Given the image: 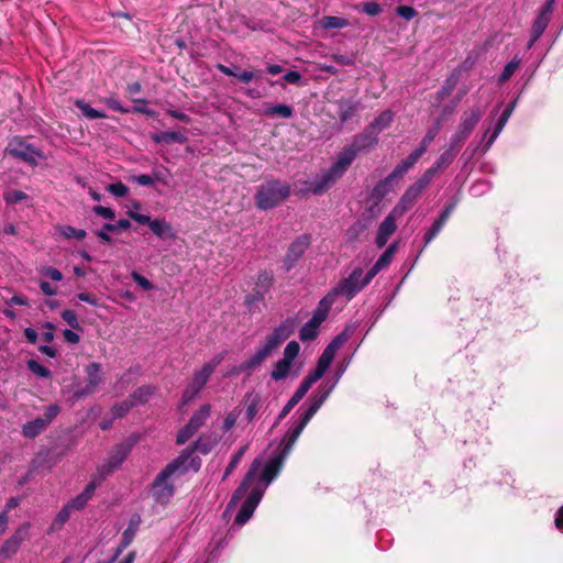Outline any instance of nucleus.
<instances>
[{"label":"nucleus","instance_id":"1","mask_svg":"<svg viewBox=\"0 0 563 563\" xmlns=\"http://www.w3.org/2000/svg\"><path fill=\"white\" fill-rule=\"evenodd\" d=\"M338 377H340V375ZM336 382L338 380H335L330 387L320 386L318 388V391L313 396L312 402L306 413L288 429L279 444V446H282V452L279 454L272 457L265 465H263L261 459H255L253 461L243 482L234 492L229 504V507L234 505L246 492H249L246 500L243 503L235 517L236 525L242 526L252 517L266 488L280 472L285 459L290 453L299 435L330 396Z\"/></svg>","mask_w":563,"mask_h":563},{"label":"nucleus","instance_id":"2","mask_svg":"<svg viewBox=\"0 0 563 563\" xmlns=\"http://www.w3.org/2000/svg\"><path fill=\"white\" fill-rule=\"evenodd\" d=\"M200 463L192 456L191 451H184L175 461L169 463L155 478L152 494L157 503L166 504L174 495L170 477L183 474L188 470L198 471Z\"/></svg>","mask_w":563,"mask_h":563},{"label":"nucleus","instance_id":"3","mask_svg":"<svg viewBox=\"0 0 563 563\" xmlns=\"http://www.w3.org/2000/svg\"><path fill=\"white\" fill-rule=\"evenodd\" d=\"M295 330V322L284 321L269 333L253 355L243 364V369H252L261 365Z\"/></svg>","mask_w":563,"mask_h":563},{"label":"nucleus","instance_id":"4","mask_svg":"<svg viewBox=\"0 0 563 563\" xmlns=\"http://www.w3.org/2000/svg\"><path fill=\"white\" fill-rule=\"evenodd\" d=\"M223 358L224 353H220L213 356L208 362H206L199 369H197L194 373L189 384L187 385L183 393L181 405L189 404L198 397L202 388L208 383L210 376L216 371V368L221 364Z\"/></svg>","mask_w":563,"mask_h":563},{"label":"nucleus","instance_id":"5","mask_svg":"<svg viewBox=\"0 0 563 563\" xmlns=\"http://www.w3.org/2000/svg\"><path fill=\"white\" fill-rule=\"evenodd\" d=\"M290 194V188L279 181H269L262 185L256 194V206L260 209L267 210L274 208L285 200Z\"/></svg>","mask_w":563,"mask_h":563},{"label":"nucleus","instance_id":"6","mask_svg":"<svg viewBox=\"0 0 563 563\" xmlns=\"http://www.w3.org/2000/svg\"><path fill=\"white\" fill-rule=\"evenodd\" d=\"M422 156L421 151L415 150L408 155L401 163H399L394 170L382 181H379L374 188V192L379 196H384L390 189L391 183L396 179L401 178Z\"/></svg>","mask_w":563,"mask_h":563},{"label":"nucleus","instance_id":"7","mask_svg":"<svg viewBox=\"0 0 563 563\" xmlns=\"http://www.w3.org/2000/svg\"><path fill=\"white\" fill-rule=\"evenodd\" d=\"M126 214L140 224H147L151 231L158 238L175 239V233L172 225L164 219H154L146 214L128 210Z\"/></svg>","mask_w":563,"mask_h":563},{"label":"nucleus","instance_id":"8","mask_svg":"<svg viewBox=\"0 0 563 563\" xmlns=\"http://www.w3.org/2000/svg\"><path fill=\"white\" fill-rule=\"evenodd\" d=\"M211 412V406L205 404L191 416L189 422L178 432L177 442H187L207 421Z\"/></svg>","mask_w":563,"mask_h":563},{"label":"nucleus","instance_id":"9","mask_svg":"<svg viewBox=\"0 0 563 563\" xmlns=\"http://www.w3.org/2000/svg\"><path fill=\"white\" fill-rule=\"evenodd\" d=\"M363 271L355 268L347 278L341 280L335 288L332 289L335 296H344L347 300L352 299L366 285L362 278Z\"/></svg>","mask_w":563,"mask_h":563},{"label":"nucleus","instance_id":"10","mask_svg":"<svg viewBox=\"0 0 563 563\" xmlns=\"http://www.w3.org/2000/svg\"><path fill=\"white\" fill-rule=\"evenodd\" d=\"M482 113L478 109L465 111L456 132L452 135V145H461L478 123Z\"/></svg>","mask_w":563,"mask_h":563},{"label":"nucleus","instance_id":"11","mask_svg":"<svg viewBox=\"0 0 563 563\" xmlns=\"http://www.w3.org/2000/svg\"><path fill=\"white\" fill-rule=\"evenodd\" d=\"M126 455L128 452L123 448H118L109 455V457L104 462L98 465L97 471L93 475L97 476L101 482H103L117 468L120 467V465L126 459Z\"/></svg>","mask_w":563,"mask_h":563},{"label":"nucleus","instance_id":"12","mask_svg":"<svg viewBox=\"0 0 563 563\" xmlns=\"http://www.w3.org/2000/svg\"><path fill=\"white\" fill-rule=\"evenodd\" d=\"M87 385L84 388L77 389L74 393L76 398L86 397L97 390V387L102 382L101 365L98 363H91L86 367Z\"/></svg>","mask_w":563,"mask_h":563},{"label":"nucleus","instance_id":"13","mask_svg":"<svg viewBox=\"0 0 563 563\" xmlns=\"http://www.w3.org/2000/svg\"><path fill=\"white\" fill-rule=\"evenodd\" d=\"M309 245L310 239L307 235L299 236L290 244L283 261L286 271H290L296 265Z\"/></svg>","mask_w":563,"mask_h":563},{"label":"nucleus","instance_id":"14","mask_svg":"<svg viewBox=\"0 0 563 563\" xmlns=\"http://www.w3.org/2000/svg\"><path fill=\"white\" fill-rule=\"evenodd\" d=\"M29 533V525H23L2 544L0 548V558L10 559L20 549L22 542Z\"/></svg>","mask_w":563,"mask_h":563},{"label":"nucleus","instance_id":"15","mask_svg":"<svg viewBox=\"0 0 563 563\" xmlns=\"http://www.w3.org/2000/svg\"><path fill=\"white\" fill-rule=\"evenodd\" d=\"M422 191L423 189L421 188L420 185H417L416 183L412 184L404 192V195L401 196L393 211L402 217L408 210H410L415 206V203L421 196Z\"/></svg>","mask_w":563,"mask_h":563},{"label":"nucleus","instance_id":"16","mask_svg":"<svg viewBox=\"0 0 563 563\" xmlns=\"http://www.w3.org/2000/svg\"><path fill=\"white\" fill-rule=\"evenodd\" d=\"M401 217L391 210L379 224L376 235V244L378 247L385 246L389 238L395 233L397 229V219Z\"/></svg>","mask_w":563,"mask_h":563},{"label":"nucleus","instance_id":"17","mask_svg":"<svg viewBox=\"0 0 563 563\" xmlns=\"http://www.w3.org/2000/svg\"><path fill=\"white\" fill-rule=\"evenodd\" d=\"M360 152L352 144L345 146L338 155L335 163L330 167L332 173L341 177L353 163Z\"/></svg>","mask_w":563,"mask_h":563},{"label":"nucleus","instance_id":"18","mask_svg":"<svg viewBox=\"0 0 563 563\" xmlns=\"http://www.w3.org/2000/svg\"><path fill=\"white\" fill-rule=\"evenodd\" d=\"M10 153L13 156L33 165V166L37 165L40 161L45 159V155L43 152H41L40 150H37L29 144H23V143H20L16 146H13L10 150Z\"/></svg>","mask_w":563,"mask_h":563},{"label":"nucleus","instance_id":"19","mask_svg":"<svg viewBox=\"0 0 563 563\" xmlns=\"http://www.w3.org/2000/svg\"><path fill=\"white\" fill-rule=\"evenodd\" d=\"M339 178L340 177L334 175L329 168L323 175L311 183L309 190L314 195H321L327 191Z\"/></svg>","mask_w":563,"mask_h":563},{"label":"nucleus","instance_id":"20","mask_svg":"<svg viewBox=\"0 0 563 563\" xmlns=\"http://www.w3.org/2000/svg\"><path fill=\"white\" fill-rule=\"evenodd\" d=\"M312 383L305 378L292 397L289 399L287 405L283 408V410L279 413V418H284L288 415V412L305 397V395L309 391V389L312 387Z\"/></svg>","mask_w":563,"mask_h":563},{"label":"nucleus","instance_id":"21","mask_svg":"<svg viewBox=\"0 0 563 563\" xmlns=\"http://www.w3.org/2000/svg\"><path fill=\"white\" fill-rule=\"evenodd\" d=\"M273 282L274 277L272 273L267 271L260 272L255 278V299H263L264 295L273 286Z\"/></svg>","mask_w":563,"mask_h":563},{"label":"nucleus","instance_id":"22","mask_svg":"<svg viewBox=\"0 0 563 563\" xmlns=\"http://www.w3.org/2000/svg\"><path fill=\"white\" fill-rule=\"evenodd\" d=\"M378 142V135L371 133L369 126L365 130L364 133L355 136L352 145L357 148L358 152L369 148L376 145Z\"/></svg>","mask_w":563,"mask_h":563},{"label":"nucleus","instance_id":"23","mask_svg":"<svg viewBox=\"0 0 563 563\" xmlns=\"http://www.w3.org/2000/svg\"><path fill=\"white\" fill-rule=\"evenodd\" d=\"M394 114L391 111L386 110L382 112L369 126L371 133L379 134L383 130L387 129L393 122Z\"/></svg>","mask_w":563,"mask_h":563},{"label":"nucleus","instance_id":"24","mask_svg":"<svg viewBox=\"0 0 563 563\" xmlns=\"http://www.w3.org/2000/svg\"><path fill=\"white\" fill-rule=\"evenodd\" d=\"M47 426V420L36 418L25 423L22 428V432L24 437L33 439L36 435H38L42 431H44Z\"/></svg>","mask_w":563,"mask_h":563},{"label":"nucleus","instance_id":"25","mask_svg":"<svg viewBox=\"0 0 563 563\" xmlns=\"http://www.w3.org/2000/svg\"><path fill=\"white\" fill-rule=\"evenodd\" d=\"M318 25L323 30L344 29L350 25V22L345 18L324 15L318 21Z\"/></svg>","mask_w":563,"mask_h":563},{"label":"nucleus","instance_id":"26","mask_svg":"<svg viewBox=\"0 0 563 563\" xmlns=\"http://www.w3.org/2000/svg\"><path fill=\"white\" fill-rule=\"evenodd\" d=\"M347 338L349 335L346 332L338 334L324 349L322 355L333 362L338 350L347 341Z\"/></svg>","mask_w":563,"mask_h":563},{"label":"nucleus","instance_id":"27","mask_svg":"<svg viewBox=\"0 0 563 563\" xmlns=\"http://www.w3.org/2000/svg\"><path fill=\"white\" fill-rule=\"evenodd\" d=\"M347 338L349 335L346 332L338 334L324 349L322 355L333 362L338 350L347 341Z\"/></svg>","mask_w":563,"mask_h":563},{"label":"nucleus","instance_id":"28","mask_svg":"<svg viewBox=\"0 0 563 563\" xmlns=\"http://www.w3.org/2000/svg\"><path fill=\"white\" fill-rule=\"evenodd\" d=\"M335 299H336L335 292H333L331 290L319 301L318 307L313 312L314 314L318 316V319L319 318H322L323 320L327 319L329 311H330L332 305L334 303Z\"/></svg>","mask_w":563,"mask_h":563},{"label":"nucleus","instance_id":"29","mask_svg":"<svg viewBox=\"0 0 563 563\" xmlns=\"http://www.w3.org/2000/svg\"><path fill=\"white\" fill-rule=\"evenodd\" d=\"M331 363L332 362L329 358L321 354L318 360L317 367L312 372H310L306 378L310 380L312 384L317 383L328 371Z\"/></svg>","mask_w":563,"mask_h":563},{"label":"nucleus","instance_id":"30","mask_svg":"<svg viewBox=\"0 0 563 563\" xmlns=\"http://www.w3.org/2000/svg\"><path fill=\"white\" fill-rule=\"evenodd\" d=\"M153 140L156 143L169 144V143H185L187 139L180 132L170 131V132H162L159 134H155L153 136Z\"/></svg>","mask_w":563,"mask_h":563},{"label":"nucleus","instance_id":"31","mask_svg":"<svg viewBox=\"0 0 563 563\" xmlns=\"http://www.w3.org/2000/svg\"><path fill=\"white\" fill-rule=\"evenodd\" d=\"M154 391L155 388L152 386H142L134 391L130 401L132 402L133 407L144 404L154 394Z\"/></svg>","mask_w":563,"mask_h":563},{"label":"nucleus","instance_id":"32","mask_svg":"<svg viewBox=\"0 0 563 563\" xmlns=\"http://www.w3.org/2000/svg\"><path fill=\"white\" fill-rule=\"evenodd\" d=\"M459 147L460 145H452V140H450L449 148L438 158V161L434 164L437 168L441 170L449 166L453 158L455 157Z\"/></svg>","mask_w":563,"mask_h":563},{"label":"nucleus","instance_id":"33","mask_svg":"<svg viewBox=\"0 0 563 563\" xmlns=\"http://www.w3.org/2000/svg\"><path fill=\"white\" fill-rule=\"evenodd\" d=\"M292 363L288 362L286 360H279L276 364L274 369L272 371V378L275 380H282L286 378L291 368Z\"/></svg>","mask_w":563,"mask_h":563},{"label":"nucleus","instance_id":"34","mask_svg":"<svg viewBox=\"0 0 563 563\" xmlns=\"http://www.w3.org/2000/svg\"><path fill=\"white\" fill-rule=\"evenodd\" d=\"M265 114L269 117L290 118L292 115V108L287 104H276L265 109Z\"/></svg>","mask_w":563,"mask_h":563},{"label":"nucleus","instance_id":"35","mask_svg":"<svg viewBox=\"0 0 563 563\" xmlns=\"http://www.w3.org/2000/svg\"><path fill=\"white\" fill-rule=\"evenodd\" d=\"M76 106L88 119H101L107 117L103 112L91 108L84 100H77Z\"/></svg>","mask_w":563,"mask_h":563},{"label":"nucleus","instance_id":"36","mask_svg":"<svg viewBox=\"0 0 563 563\" xmlns=\"http://www.w3.org/2000/svg\"><path fill=\"white\" fill-rule=\"evenodd\" d=\"M59 233L66 239L84 240L87 232L82 229H76L71 225H63L58 229Z\"/></svg>","mask_w":563,"mask_h":563},{"label":"nucleus","instance_id":"37","mask_svg":"<svg viewBox=\"0 0 563 563\" xmlns=\"http://www.w3.org/2000/svg\"><path fill=\"white\" fill-rule=\"evenodd\" d=\"M397 251V244L394 243L387 247V250L379 256L377 262L375 263L380 267V269L386 268L393 261V257Z\"/></svg>","mask_w":563,"mask_h":563},{"label":"nucleus","instance_id":"38","mask_svg":"<svg viewBox=\"0 0 563 563\" xmlns=\"http://www.w3.org/2000/svg\"><path fill=\"white\" fill-rule=\"evenodd\" d=\"M101 483L102 482L97 476L92 475L90 483L86 486L84 492L79 494L86 505L92 498L96 488L100 486Z\"/></svg>","mask_w":563,"mask_h":563},{"label":"nucleus","instance_id":"39","mask_svg":"<svg viewBox=\"0 0 563 563\" xmlns=\"http://www.w3.org/2000/svg\"><path fill=\"white\" fill-rule=\"evenodd\" d=\"M101 483L102 482L97 476L92 475L90 483L86 486L84 492L79 494L86 505L92 498L96 488L100 486Z\"/></svg>","mask_w":563,"mask_h":563},{"label":"nucleus","instance_id":"40","mask_svg":"<svg viewBox=\"0 0 563 563\" xmlns=\"http://www.w3.org/2000/svg\"><path fill=\"white\" fill-rule=\"evenodd\" d=\"M549 18H545V15L537 16L531 30V33L533 34V41H537L542 35L549 24Z\"/></svg>","mask_w":563,"mask_h":563},{"label":"nucleus","instance_id":"41","mask_svg":"<svg viewBox=\"0 0 563 563\" xmlns=\"http://www.w3.org/2000/svg\"><path fill=\"white\" fill-rule=\"evenodd\" d=\"M519 65H520V59H518V58H514L511 62H509L505 66L503 73L499 76V79H498L499 84L506 82L512 76V74L518 69Z\"/></svg>","mask_w":563,"mask_h":563},{"label":"nucleus","instance_id":"42","mask_svg":"<svg viewBox=\"0 0 563 563\" xmlns=\"http://www.w3.org/2000/svg\"><path fill=\"white\" fill-rule=\"evenodd\" d=\"M261 407V399L258 396H252L247 399L246 417L251 421L255 418Z\"/></svg>","mask_w":563,"mask_h":563},{"label":"nucleus","instance_id":"43","mask_svg":"<svg viewBox=\"0 0 563 563\" xmlns=\"http://www.w3.org/2000/svg\"><path fill=\"white\" fill-rule=\"evenodd\" d=\"M246 446H242L231 459L229 465L227 466V470L223 474V479H227L230 474L235 470V467L241 462L243 455L245 454Z\"/></svg>","mask_w":563,"mask_h":563},{"label":"nucleus","instance_id":"44","mask_svg":"<svg viewBox=\"0 0 563 563\" xmlns=\"http://www.w3.org/2000/svg\"><path fill=\"white\" fill-rule=\"evenodd\" d=\"M299 351H300V345L298 342L296 341H290L285 350H284V356H283V360H286L288 362H294L295 358L298 356L299 354Z\"/></svg>","mask_w":563,"mask_h":563},{"label":"nucleus","instance_id":"45","mask_svg":"<svg viewBox=\"0 0 563 563\" xmlns=\"http://www.w3.org/2000/svg\"><path fill=\"white\" fill-rule=\"evenodd\" d=\"M27 367L32 373H34L38 377L48 378L51 376V371L45 366L41 365L35 360H29Z\"/></svg>","mask_w":563,"mask_h":563},{"label":"nucleus","instance_id":"46","mask_svg":"<svg viewBox=\"0 0 563 563\" xmlns=\"http://www.w3.org/2000/svg\"><path fill=\"white\" fill-rule=\"evenodd\" d=\"M317 335H318V329L316 327H313V324L310 323V321L305 323L302 325V328L300 329L299 336H300L301 341L313 340Z\"/></svg>","mask_w":563,"mask_h":563},{"label":"nucleus","instance_id":"47","mask_svg":"<svg viewBox=\"0 0 563 563\" xmlns=\"http://www.w3.org/2000/svg\"><path fill=\"white\" fill-rule=\"evenodd\" d=\"M7 203H18L27 198L26 194L22 190H10L3 196Z\"/></svg>","mask_w":563,"mask_h":563},{"label":"nucleus","instance_id":"48","mask_svg":"<svg viewBox=\"0 0 563 563\" xmlns=\"http://www.w3.org/2000/svg\"><path fill=\"white\" fill-rule=\"evenodd\" d=\"M107 190L114 197L121 198L128 195L129 188L122 183L110 184Z\"/></svg>","mask_w":563,"mask_h":563},{"label":"nucleus","instance_id":"49","mask_svg":"<svg viewBox=\"0 0 563 563\" xmlns=\"http://www.w3.org/2000/svg\"><path fill=\"white\" fill-rule=\"evenodd\" d=\"M240 413H241V410L235 408V409L231 410L225 416L224 421H223V430L224 431H229L230 429H232L234 427L238 418L240 417Z\"/></svg>","mask_w":563,"mask_h":563},{"label":"nucleus","instance_id":"50","mask_svg":"<svg viewBox=\"0 0 563 563\" xmlns=\"http://www.w3.org/2000/svg\"><path fill=\"white\" fill-rule=\"evenodd\" d=\"M132 407L133 405L130 400H124L112 407V415L114 418H120L124 416Z\"/></svg>","mask_w":563,"mask_h":563},{"label":"nucleus","instance_id":"51","mask_svg":"<svg viewBox=\"0 0 563 563\" xmlns=\"http://www.w3.org/2000/svg\"><path fill=\"white\" fill-rule=\"evenodd\" d=\"M438 134V129L434 128V129H430L423 140L421 141V144L420 146L417 148V151H421V154L423 155L428 148V146L430 145V143L434 140V137L437 136Z\"/></svg>","mask_w":563,"mask_h":563},{"label":"nucleus","instance_id":"52","mask_svg":"<svg viewBox=\"0 0 563 563\" xmlns=\"http://www.w3.org/2000/svg\"><path fill=\"white\" fill-rule=\"evenodd\" d=\"M440 170L439 168H437V166H432L431 168L427 169L424 172V174L421 176V178L416 181L417 185H420L421 188L424 190V188L430 184V181L432 180V177L434 176V174Z\"/></svg>","mask_w":563,"mask_h":563},{"label":"nucleus","instance_id":"53","mask_svg":"<svg viewBox=\"0 0 563 563\" xmlns=\"http://www.w3.org/2000/svg\"><path fill=\"white\" fill-rule=\"evenodd\" d=\"M396 12L402 19L409 21L417 16L418 12L410 5H400L396 9Z\"/></svg>","mask_w":563,"mask_h":563},{"label":"nucleus","instance_id":"54","mask_svg":"<svg viewBox=\"0 0 563 563\" xmlns=\"http://www.w3.org/2000/svg\"><path fill=\"white\" fill-rule=\"evenodd\" d=\"M40 273L54 282H60L63 279V274L57 268L51 266L42 267Z\"/></svg>","mask_w":563,"mask_h":563},{"label":"nucleus","instance_id":"55","mask_svg":"<svg viewBox=\"0 0 563 563\" xmlns=\"http://www.w3.org/2000/svg\"><path fill=\"white\" fill-rule=\"evenodd\" d=\"M443 225L444 224L439 220H435L433 222V224L424 235L426 244H429L438 235V233L442 230Z\"/></svg>","mask_w":563,"mask_h":563},{"label":"nucleus","instance_id":"56","mask_svg":"<svg viewBox=\"0 0 563 563\" xmlns=\"http://www.w3.org/2000/svg\"><path fill=\"white\" fill-rule=\"evenodd\" d=\"M131 277L144 290H152L153 284L137 272H132Z\"/></svg>","mask_w":563,"mask_h":563},{"label":"nucleus","instance_id":"57","mask_svg":"<svg viewBox=\"0 0 563 563\" xmlns=\"http://www.w3.org/2000/svg\"><path fill=\"white\" fill-rule=\"evenodd\" d=\"M62 318L66 321L73 329H79V322L76 313L73 310H64L62 312Z\"/></svg>","mask_w":563,"mask_h":563},{"label":"nucleus","instance_id":"58","mask_svg":"<svg viewBox=\"0 0 563 563\" xmlns=\"http://www.w3.org/2000/svg\"><path fill=\"white\" fill-rule=\"evenodd\" d=\"M92 210L96 214L102 217L103 219L112 220L115 217L114 211L108 207H103V206L99 205V206H95Z\"/></svg>","mask_w":563,"mask_h":563},{"label":"nucleus","instance_id":"59","mask_svg":"<svg viewBox=\"0 0 563 563\" xmlns=\"http://www.w3.org/2000/svg\"><path fill=\"white\" fill-rule=\"evenodd\" d=\"M362 10L367 15L374 16L380 13L382 8L377 2H366L362 5Z\"/></svg>","mask_w":563,"mask_h":563},{"label":"nucleus","instance_id":"60","mask_svg":"<svg viewBox=\"0 0 563 563\" xmlns=\"http://www.w3.org/2000/svg\"><path fill=\"white\" fill-rule=\"evenodd\" d=\"M507 123V120L506 118H499L495 129H494V132L492 133L489 140H488V146H490L494 141L498 137V135L500 134V132L503 131L504 126L506 125Z\"/></svg>","mask_w":563,"mask_h":563},{"label":"nucleus","instance_id":"61","mask_svg":"<svg viewBox=\"0 0 563 563\" xmlns=\"http://www.w3.org/2000/svg\"><path fill=\"white\" fill-rule=\"evenodd\" d=\"M71 511L74 510L68 505H65L57 514L55 521L59 525H64L69 519Z\"/></svg>","mask_w":563,"mask_h":563},{"label":"nucleus","instance_id":"62","mask_svg":"<svg viewBox=\"0 0 563 563\" xmlns=\"http://www.w3.org/2000/svg\"><path fill=\"white\" fill-rule=\"evenodd\" d=\"M60 409L57 405H49L44 413L42 419L47 420V424L52 422V420L59 413Z\"/></svg>","mask_w":563,"mask_h":563},{"label":"nucleus","instance_id":"63","mask_svg":"<svg viewBox=\"0 0 563 563\" xmlns=\"http://www.w3.org/2000/svg\"><path fill=\"white\" fill-rule=\"evenodd\" d=\"M131 179L141 186H151L154 184L153 176L146 174L133 176Z\"/></svg>","mask_w":563,"mask_h":563},{"label":"nucleus","instance_id":"64","mask_svg":"<svg viewBox=\"0 0 563 563\" xmlns=\"http://www.w3.org/2000/svg\"><path fill=\"white\" fill-rule=\"evenodd\" d=\"M331 58L340 64V65H354V58L353 57H350V56H346V55H342V54H332L331 55Z\"/></svg>","mask_w":563,"mask_h":563}]
</instances>
